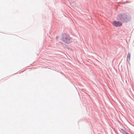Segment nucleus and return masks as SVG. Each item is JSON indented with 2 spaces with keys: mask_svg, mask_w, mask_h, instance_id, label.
I'll list each match as a JSON object with an SVG mask.
<instances>
[{
  "mask_svg": "<svg viewBox=\"0 0 134 134\" xmlns=\"http://www.w3.org/2000/svg\"><path fill=\"white\" fill-rule=\"evenodd\" d=\"M70 37L69 36L65 34H62V39L63 41L65 42L69 43L70 42Z\"/></svg>",
  "mask_w": 134,
  "mask_h": 134,
  "instance_id": "nucleus-1",
  "label": "nucleus"
},
{
  "mask_svg": "<svg viewBox=\"0 0 134 134\" xmlns=\"http://www.w3.org/2000/svg\"><path fill=\"white\" fill-rule=\"evenodd\" d=\"M112 24L113 26L115 27L120 26L122 25V24L121 22L115 21H114Z\"/></svg>",
  "mask_w": 134,
  "mask_h": 134,
  "instance_id": "nucleus-2",
  "label": "nucleus"
},
{
  "mask_svg": "<svg viewBox=\"0 0 134 134\" xmlns=\"http://www.w3.org/2000/svg\"><path fill=\"white\" fill-rule=\"evenodd\" d=\"M124 14H120L118 16V19L122 21L127 19L126 17H124Z\"/></svg>",
  "mask_w": 134,
  "mask_h": 134,
  "instance_id": "nucleus-3",
  "label": "nucleus"
},
{
  "mask_svg": "<svg viewBox=\"0 0 134 134\" xmlns=\"http://www.w3.org/2000/svg\"><path fill=\"white\" fill-rule=\"evenodd\" d=\"M131 54L130 53H128L127 57V60L129 61L130 59Z\"/></svg>",
  "mask_w": 134,
  "mask_h": 134,
  "instance_id": "nucleus-4",
  "label": "nucleus"
},
{
  "mask_svg": "<svg viewBox=\"0 0 134 134\" xmlns=\"http://www.w3.org/2000/svg\"><path fill=\"white\" fill-rule=\"evenodd\" d=\"M124 134H129L127 133L126 132H124Z\"/></svg>",
  "mask_w": 134,
  "mask_h": 134,
  "instance_id": "nucleus-5",
  "label": "nucleus"
}]
</instances>
